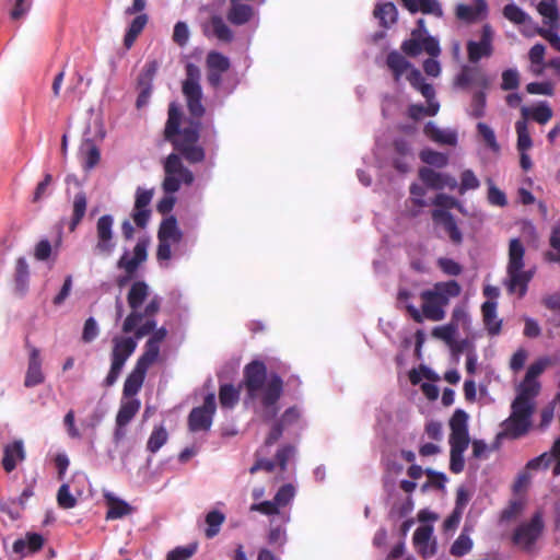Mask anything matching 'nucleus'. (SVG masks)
I'll use <instances>...</instances> for the list:
<instances>
[{"label":"nucleus","instance_id":"nucleus-1","mask_svg":"<svg viewBox=\"0 0 560 560\" xmlns=\"http://www.w3.org/2000/svg\"><path fill=\"white\" fill-rule=\"evenodd\" d=\"M186 78L182 91L186 98L190 117L185 119L182 128L183 114L176 103H171L167 110V120L164 128V139L174 150L164 162V179L162 188L166 194H175L182 183L191 185L195 177L190 170L184 166L182 158L190 164L201 163L206 159L205 149L198 144L201 129V117L206 113L202 105V91L200 86V69L194 63L185 67Z\"/></svg>","mask_w":560,"mask_h":560},{"label":"nucleus","instance_id":"nucleus-2","mask_svg":"<svg viewBox=\"0 0 560 560\" xmlns=\"http://www.w3.org/2000/svg\"><path fill=\"white\" fill-rule=\"evenodd\" d=\"M245 389V404L252 402L260 411L264 421L275 419L279 411L278 402L283 394L282 377L272 372L268 374L266 364L253 360L243 369V380L236 388L232 384H222L219 388V402L222 408L232 409L240 400V389Z\"/></svg>","mask_w":560,"mask_h":560},{"label":"nucleus","instance_id":"nucleus-3","mask_svg":"<svg viewBox=\"0 0 560 560\" xmlns=\"http://www.w3.org/2000/svg\"><path fill=\"white\" fill-rule=\"evenodd\" d=\"M462 287L456 280L440 281L434 283L431 289L421 291V311L413 304H407L406 311L418 324L423 323L424 318L440 322L445 318V308L448 306L451 299L459 296Z\"/></svg>","mask_w":560,"mask_h":560},{"label":"nucleus","instance_id":"nucleus-4","mask_svg":"<svg viewBox=\"0 0 560 560\" xmlns=\"http://www.w3.org/2000/svg\"><path fill=\"white\" fill-rule=\"evenodd\" d=\"M537 396L538 394L528 389L516 388V396L511 404V415L502 422L503 431L498 434V438L505 436L515 440L529 431Z\"/></svg>","mask_w":560,"mask_h":560},{"label":"nucleus","instance_id":"nucleus-5","mask_svg":"<svg viewBox=\"0 0 560 560\" xmlns=\"http://www.w3.org/2000/svg\"><path fill=\"white\" fill-rule=\"evenodd\" d=\"M150 295L149 285L142 281H135L127 294V303L131 312L125 318L121 330L124 334H130L135 330L136 326L143 322L144 316L155 317L161 310L162 299L154 295L144 306L143 311L140 307Z\"/></svg>","mask_w":560,"mask_h":560},{"label":"nucleus","instance_id":"nucleus-6","mask_svg":"<svg viewBox=\"0 0 560 560\" xmlns=\"http://www.w3.org/2000/svg\"><path fill=\"white\" fill-rule=\"evenodd\" d=\"M545 530V522L540 511L535 512L528 521L520 523L511 535V542L522 552L533 555L537 551V542Z\"/></svg>","mask_w":560,"mask_h":560},{"label":"nucleus","instance_id":"nucleus-7","mask_svg":"<svg viewBox=\"0 0 560 560\" xmlns=\"http://www.w3.org/2000/svg\"><path fill=\"white\" fill-rule=\"evenodd\" d=\"M427 34V28L423 19L417 21V28L411 31L410 38L402 42L400 49L409 57H417L421 52H427L431 57H439L441 47L439 40Z\"/></svg>","mask_w":560,"mask_h":560},{"label":"nucleus","instance_id":"nucleus-8","mask_svg":"<svg viewBox=\"0 0 560 560\" xmlns=\"http://www.w3.org/2000/svg\"><path fill=\"white\" fill-rule=\"evenodd\" d=\"M136 337H121L116 336L113 338V349L110 353V369L107 376L104 380V385L109 387L113 386L126 363V361L132 355L137 348Z\"/></svg>","mask_w":560,"mask_h":560},{"label":"nucleus","instance_id":"nucleus-9","mask_svg":"<svg viewBox=\"0 0 560 560\" xmlns=\"http://www.w3.org/2000/svg\"><path fill=\"white\" fill-rule=\"evenodd\" d=\"M148 238L138 240L133 247V256L129 257L128 253H125L117 261V268L125 271V275L116 278V284L119 288L126 287L130 280L135 277L139 267L148 258Z\"/></svg>","mask_w":560,"mask_h":560},{"label":"nucleus","instance_id":"nucleus-10","mask_svg":"<svg viewBox=\"0 0 560 560\" xmlns=\"http://www.w3.org/2000/svg\"><path fill=\"white\" fill-rule=\"evenodd\" d=\"M214 393H209L200 407H195L188 416V428L192 432L208 431L211 428L215 412Z\"/></svg>","mask_w":560,"mask_h":560},{"label":"nucleus","instance_id":"nucleus-11","mask_svg":"<svg viewBox=\"0 0 560 560\" xmlns=\"http://www.w3.org/2000/svg\"><path fill=\"white\" fill-rule=\"evenodd\" d=\"M114 219L110 214H104L96 222V244L94 252L97 255L109 256L116 246L113 231Z\"/></svg>","mask_w":560,"mask_h":560},{"label":"nucleus","instance_id":"nucleus-12","mask_svg":"<svg viewBox=\"0 0 560 560\" xmlns=\"http://www.w3.org/2000/svg\"><path fill=\"white\" fill-rule=\"evenodd\" d=\"M493 30L489 24L481 28L480 39L478 42L469 40L467 43V57L472 63H477L481 58H488L493 54Z\"/></svg>","mask_w":560,"mask_h":560},{"label":"nucleus","instance_id":"nucleus-13","mask_svg":"<svg viewBox=\"0 0 560 560\" xmlns=\"http://www.w3.org/2000/svg\"><path fill=\"white\" fill-rule=\"evenodd\" d=\"M454 85L462 90L477 86L481 89L480 91H483L489 89L490 80L479 67L463 66L454 79Z\"/></svg>","mask_w":560,"mask_h":560},{"label":"nucleus","instance_id":"nucleus-14","mask_svg":"<svg viewBox=\"0 0 560 560\" xmlns=\"http://www.w3.org/2000/svg\"><path fill=\"white\" fill-rule=\"evenodd\" d=\"M556 362L557 360L551 357L545 355L538 358L528 366L525 377L517 387L522 389H528L532 393L539 395L541 385L540 382L538 381V377L544 373V371L547 368L553 365Z\"/></svg>","mask_w":560,"mask_h":560},{"label":"nucleus","instance_id":"nucleus-15","mask_svg":"<svg viewBox=\"0 0 560 560\" xmlns=\"http://www.w3.org/2000/svg\"><path fill=\"white\" fill-rule=\"evenodd\" d=\"M301 410L296 406H292L287 408L280 418L276 420L265 439V445L271 446L273 445L283 434V431L294 424H296L301 419Z\"/></svg>","mask_w":560,"mask_h":560},{"label":"nucleus","instance_id":"nucleus-16","mask_svg":"<svg viewBox=\"0 0 560 560\" xmlns=\"http://www.w3.org/2000/svg\"><path fill=\"white\" fill-rule=\"evenodd\" d=\"M26 348L30 351L27 370L24 377V386L32 388L42 385L45 382V374L42 365L43 360L38 348L31 346L26 340Z\"/></svg>","mask_w":560,"mask_h":560},{"label":"nucleus","instance_id":"nucleus-17","mask_svg":"<svg viewBox=\"0 0 560 560\" xmlns=\"http://www.w3.org/2000/svg\"><path fill=\"white\" fill-rule=\"evenodd\" d=\"M152 363H149L144 359L138 358L135 368L127 376L124 388H122V397L124 398H133L136 396L144 382L147 372Z\"/></svg>","mask_w":560,"mask_h":560},{"label":"nucleus","instance_id":"nucleus-18","mask_svg":"<svg viewBox=\"0 0 560 560\" xmlns=\"http://www.w3.org/2000/svg\"><path fill=\"white\" fill-rule=\"evenodd\" d=\"M432 221L435 225H441L448 235L454 245L463 243V233L459 230L454 215L446 210L433 209L431 212Z\"/></svg>","mask_w":560,"mask_h":560},{"label":"nucleus","instance_id":"nucleus-19","mask_svg":"<svg viewBox=\"0 0 560 560\" xmlns=\"http://www.w3.org/2000/svg\"><path fill=\"white\" fill-rule=\"evenodd\" d=\"M433 527L422 525L413 534V545L418 553L423 558L432 557L436 551V542L432 540Z\"/></svg>","mask_w":560,"mask_h":560},{"label":"nucleus","instance_id":"nucleus-20","mask_svg":"<svg viewBox=\"0 0 560 560\" xmlns=\"http://www.w3.org/2000/svg\"><path fill=\"white\" fill-rule=\"evenodd\" d=\"M419 178L431 189L441 190L445 187H448L450 189L457 187V182L454 177L438 173L430 167H421L419 170Z\"/></svg>","mask_w":560,"mask_h":560},{"label":"nucleus","instance_id":"nucleus-21","mask_svg":"<svg viewBox=\"0 0 560 560\" xmlns=\"http://www.w3.org/2000/svg\"><path fill=\"white\" fill-rule=\"evenodd\" d=\"M468 415L463 409H456L450 420V442L469 443Z\"/></svg>","mask_w":560,"mask_h":560},{"label":"nucleus","instance_id":"nucleus-22","mask_svg":"<svg viewBox=\"0 0 560 560\" xmlns=\"http://www.w3.org/2000/svg\"><path fill=\"white\" fill-rule=\"evenodd\" d=\"M25 450L22 440H15L3 446L2 467L7 472H11L16 468L19 462L24 460Z\"/></svg>","mask_w":560,"mask_h":560},{"label":"nucleus","instance_id":"nucleus-23","mask_svg":"<svg viewBox=\"0 0 560 560\" xmlns=\"http://www.w3.org/2000/svg\"><path fill=\"white\" fill-rule=\"evenodd\" d=\"M508 280L505 282L508 291L510 293H518L520 298H523L527 292V287L533 278L530 271H524L523 269H506Z\"/></svg>","mask_w":560,"mask_h":560},{"label":"nucleus","instance_id":"nucleus-24","mask_svg":"<svg viewBox=\"0 0 560 560\" xmlns=\"http://www.w3.org/2000/svg\"><path fill=\"white\" fill-rule=\"evenodd\" d=\"M151 334L152 335L149 337L144 345V351L139 358L154 364L160 355V345L167 337V329L165 327H160L151 331Z\"/></svg>","mask_w":560,"mask_h":560},{"label":"nucleus","instance_id":"nucleus-25","mask_svg":"<svg viewBox=\"0 0 560 560\" xmlns=\"http://www.w3.org/2000/svg\"><path fill=\"white\" fill-rule=\"evenodd\" d=\"M401 5L411 14L421 12L435 18H442L443 10L438 0H399Z\"/></svg>","mask_w":560,"mask_h":560},{"label":"nucleus","instance_id":"nucleus-26","mask_svg":"<svg viewBox=\"0 0 560 560\" xmlns=\"http://www.w3.org/2000/svg\"><path fill=\"white\" fill-rule=\"evenodd\" d=\"M522 119L527 122L528 119L536 121L539 125L547 124L552 118V109L547 102H539L537 105L521 108Z\"/></svg>","mask_w":560,"mask_h":560},{"label":"nucleus","instance_id":"nucleus-27","mask_svg":"<svg viewBox=\"0 0 560 560\" xmlns=\"http://www.w3.org/2000/svg\"><path fill=\"white\" fill-rule=\"evenodd\" d=\"M487 2L485 0H475L474 4L459 3L456 7L455 15L458 20L466 23L476 22L481 14L487 11Z\"/></svg>","mask_w":560,"mask_h":560},{"label":"nucleus","instance_id":"nucleus-28","mask_svg":"<svg viewBox=\"0 0 560 560\" xmlns=\"http://www.w3.org/2000/svg\"><path fill=\"white\" fill-rule=\"evenodd\" d=\"M44 538L40 534L37 533H27L25 538L16 539L13 542V551L21 557H24L26 553H34L39 551L43 548Z\"/></svg>","mask_w":560,"mask_h":560},{"label":"nucleus","instance_id":"nucleus-29","mask_svg":"<svg viewBox=\"0 0 560 560\" xmlns=\"http://www.w3.org/2000/svg\"><path fill=\"white\" fill-rule=\"evenodd\" d=\"M230 4L231 5L226 14L230 23L240 26L252 20L254 15V9L252 5L241 3L236 0H230Z\"/></svg>","mask_w":560,"mask_h":560},{"label":"nucleus","instance_id":"nucleus-30","mask_svg":"<svg viewBox=\"0 0 560 560\" xmlns=\"http://www.w3.org/2000/svg\"><path fill=\"white\" fill-rule=\"evenodd\" d=\"M424 135L432 141L444 145H456L457 132L455 130H444L434 122L429 121L423 128Z\"/></svg>","mask_w":560,"mask_h":560},{"label":"nucleus","instance_id":"nucleus-31","mask_svg":"<svg viewBox=\"0 0 560 560\" xmlns=\"http://www.w3.org/2000/svg\"><path fill=\"white\" fill-rule=\"evenodd\" d=\"M30 267L24 257H19L15 262L14 271V293L24 296L28 291Z\"/></svg>","mask_w":560,"mask_h":560},{"label":"nucleus","instance_id":"nucleus-32","mask_svg":"<svg viewBox=\"0 0 560 560\" xmlns=\"http://www.w3.org/2000/svg\"><path fill=\"white\" fill-rule=\"evenodd\" d=\"M183 238V233L177 225V220L174 215L164 219L158 231V240L165 241L173 244H178Z\"/></svg>","mask_w":560,"mask_h":560},{"label":"nucleus","instance_id":"nucleus-33","mask_svg":"<svg viewBox=\"0 0 560 560\" xmlns=\"http://www.w3.org/2000/svg\"><path fill=\"white\" fill-rule=\"evenodd\" d=\"M485 327L490 336H497L501 331L502 320L497 318V303L486 301L481 306Z\"/></svg>","mask_w":560,"mask_h":560},{"label":"nucleus","instance_id":"nucleus-34","mask_svg":"<svg viewBox=\"0 0 560 560\" xmlns=\"http://www.w3.org/2000/svg\"><path fill=\"white\" fill-rule=\"evenodd\" d=\"M105 501L108 506L106 520L122 518L132 513L133 509L126 501L116 498L112 493L105 494Z\"/></svg>","mask_w":560,"mask_h":560},{"label":"nucleus","instance_id":"nucleus-35","mask_svg":"<svg viewBox=\"0 0 560 560\" xmlns=\"http://www.w3.org/2000/svg\"><path fill=\"white\" fill-rule=\"evenodd\" d=\"M141 402L137 398H124L116 416V424L126 427L140 410Z\"/></svg>","mask_w":560,"mask_h":560},{"label":"nucleus","instance_id":"nucleus-36","mask_svg":"<svg viewBox=\"0 0 560 560\" xmlns=\"http://www.w3.org/2000/svg\"><path fill=\"white\" fill-rule=\"evenodd\" d=\"M79 154L82 159L83 167L88 171L94 168L101 160L100 149L92 139H85L82 142Z\"/></svg>","mask_w":560,"mask_h":560},{"label":"nucleus","instance_id":"nucleus-37","mask_svg":"<svg viewBox=\"0 0 560 560\" xmlns=\"http://www.w3.org/2000/svg\"><path fill=\"white\" fill-rule=\"evenodd\" d=\"M386 65L393 72L395 82H399L401 75L412 67L411 63L396 50H393L387 55Z\"/></svg>","mask_w":560,"mask_h":560},{"label":"nucleus","instance_id":"nucleus-38","mask_svg":"<svg viewBox=\"0 0 560 560\" xmlns=\"http://www.w3.org/2000/svg\"><path fill=\"white\" fill-rule=\"evenodd\" d=\"M557 1H540L537 10L544 18V24L548 27L560 28V15Z\"/></svg>","mask_w":560,"mask_h":560},{"label":"nucleus","instance_id":"nucleus-39","mask_svg":"<svg viewBox=\"0 0 560 560\" xmlns=\"http://www.w3.org/2000/svg\"><path fill=\"white\" fill-rule=\"evenodd\" d=\"M450 470L453 474H460L465 467L464 453L469 443L450 442Z\"/></svg>","mask_w":560,"mask_h":560},{"label":"nucleus","instance_id":"nucleus-40","mask_svg":"<svg viewBox=\"0 0 560 560\" xmlns=\"http://www.w3.org/2000/svg\"><path fill=\"white\" fill-rule=\"evenodd\" d=\"M149 18L147 14L141 13L137 15L130 23L125 37L124 45L127 49L131 48L137 37L142 33L145 25L148 24Z\"/></svg>","mask_w":560,"mask_h":560},{"label":"nucleus","instance_id":"nucleus-41","mask_svg":"<svg viewBox=\"0 0 560 560\" xmlns=\"http://www.w3.org/2000/svg\"><path fill=\"white\" fill-rule=\"evenodd\" d=\"M525 247L521 240L512 238L509 244V262L506 269L524 268Z\"/></svg>","mask_w":560,"mask_h":560},{"label":"nucleus","instance_id":"nucleus-42","mask_svg":"<svg viewBox=\"0 0 560 560\" xmlns=\"http://www.w3.org/2000/svg\"><path fill=\"white\" fill-rule=\"evenodd\" d=\"M374 16L380 20L383 27L387 28L397 22L398 11L393 2H385L375 7Z\"/></svg>","mask_w":560,"mask_h":560},{"label":"nucleus","instance_id":"nucleus-43","mask_svg":"<svg viewBox=\"0 0 560 560\" xmlns=\"http://www.w3.org/2000/svg\"><path fill=\"white\" fill-rule=\"evenodd\" d=\"M86 207V195L83 191L75 194L73 199L72 218L69 223V230L71 232L75 231L77 226L81 223L82 219L85 215Z\"/></svg>","mask_w":560,"mask_h":560},{"label":"nucleus","instance_id":"nucleus-44","mask_svg":"<svg viewBox=\"0 0 560 560\" xmlns=\"http://www.w3.org/2000/svg\"><path fill=\"white\" fill-rule=\"evenodd\" d=\"M205 522L207 524L205 536L211 539L220 533V528L225 522V515L221 511L213 510L207 513Z\"/></svg>","mask_w":560,"mask_h":560},{"label":"nucleus","instance_id":"nucleus-45","mask_svg":"<svg viewBox=\"0 0 560 560\" xmlns=\"http://www.w3.org/2000/svg\"><path fill=\"white\" fill-rule=\"evenodd\" d=\"M440 109L438 102H430L428 106L422 104H411L408 107L407 114L412 120H420L425 116H435Z\"/></svg>","mask_w":560,"mask_h":560},{"label":"nucleus","instance_id":"nucleus-46","mask_svg":"<svg viewBox=\"0 0 560 560\" xmlns=\"http://www.w3.org/2000/svg\"><path fill=\"white\" fill-rule=\"evenodd\" d=\"M210 25L214 36L224 43H231L234 38L232 30L225 24L220 15H213L210 19Z\"/></svg>","mask_w":560,"mask_h":560},{"label":"nucleus","instance_id":"nucleus-47","mask_svg":"<svg viewBox=\"0 0 560 560\" xmlns=\"http://www.w3.org/2000/svg\"><path fill=\"white\" fill-rule=\"evenodd\" d=\"M549 245L553 250L545 253V260L560 264V219L559 224L553 226L551 230Z\"/></svg>","mask_w":560,"mask_h":560},{"label":"nucleus","instance_id":"nucleus-48","mask_svg":"<svg viewBox=\"0 0 560 560\" xmlns=\"http://www.w3.org/2000/svg\"><path fill=\"white\" fill-rule=\"evenodd\" d=\"M168 440V433L163 425L155 427L150 434L147 442V450L154 454L156 453Z\"/></svg>","mask_w":560,"mask_h":560},{"label":"nucleus","instance_id":"nucleus-49","mask_svg":"<svg viewBox=\"0 0 560 560\" xmlns=\"http://www.w3.org/2000/svg\"><path fill=\"white\" fill-rule=\"evenodd\" d=\"M515 130L517 133V150L526 152L533 145V141L528 131L527 122L525 120H517L515 122Z\"/></svg>","mask_w":560,"mask_h":560},{"label":"nucleus","instance_id":"nucleus-50","mask_svg":"<svg viewBox=\"0 0 560 560\" xmlns=\"http://www.w3.org/2000/svg\"><path fill=\"white\" fill-rule=\"evenodd\" d=\"M420 159L423 163L439 168L446 166L448 163V158L446 154L431 149L422 150L420 152Z\"/></svg>","mask_w":560,"mask_h":560},{"label":"nucleus","instance_id":"nucleus-51","mask_svg":"<svg viewBox=\"0 0 560 560\" xmlns=\"http://www.w3.org/2000/svg\"><path fill=\"white\" fill-rule=\"evenodd\" d=\"M5 3L11 5L9 15L13 21L24 18L32 8V0H5Z\"/></svg>","mask_w":560,"mask_h":560},{"label":"nucleus","instance_id":"nucleus-52","mask_svg":"<svg viewBox=\"0 0 560 560\" xmlns=\"http://www.w3.org/2000/svg\"><path fill=\"white\" fill-rule=\"evenodd\" d=\"M207 66L209 70L224 73L230 69L231 63L226 56L218 51H211L207 56Z\"/></svg>","mask_w":560,"mask_h":560},{"label":"nucleus","instance_id":"nucleus-53","mask_svg":"<svg viewBox=\"0 0 560 560\" xmlns=\"http://www.w3.org/2000/svg\"><path fill=\"white\" fill-rule=\"evenodd\" d=\"M478 135L483 140L485 144L494 153L500 151V144L497 141L494 131L485 122L477 124Z\"/></svg>","mask_w":560,"mask_h":560},{"label":"nucleus","instance_id":"nucleus-54","mask_svg":"<svg viewBox=\"0 0 560 560\" xmlns=\"http://www.w3.org/2000/svg\"><path fill=\"white\" fill-rule=\"evenodd\" d=\"M503 16L513 24H525L529 19L528 14L514 3H509L503 8Z\"/></svg>","mask_w":560,"mask_h":560},{"label":"nucleus","instance_id":"nucleus-55","mask_svg":"<svg viewBox=\"0 0 560 560\" xmlns=\"http://www.w3.org/2000/svg\"><path fill=\"white\" fill-rule=\"evenodd\" d=\"M486 90L477 91L472 94L469 115L474 118H481L485 116L487 105Z\"/></svg>","mask_w":560,"mask_h":560},{"label":"nucleus","instance_id":"nucleus-56","mask_svg":"<svg viewBox=\"0 0 560 560\" xmlns=\"http://www.w3.org/2000/svg\"><path fill=\"white\" fill-rule=\"evenodd\" d=\"M472 545L471 538L462 533L451 546L450 552L454 557H463L472 549Z\"/></svg>","mask_w":560,"mask_h":560},{"label":"nucleus","instance_id":"nucleus-57","mask_svg":"<svg viewBox=\"0 0 560 560\" xmlns=\"http://www.w3.org/2000/svg\"><path fill=\"white\" fill-rule=\"evenodd\" d=\"M77 499L70 493L68 483H62L57 492V503L63 510L72 509L77 505Z\"/></svg>","mask_w":560,"mask_h":560},{"label":"nucleus","instance_id":"nucleus-58","mask_svg":"<svg viewBox=\"0 0 560 560\" xmlns=\"http://www.w3.org/2000/svg\"><path fill=\"white\" fill-rule=\"evenodd\" d=\"M295 489L291 483L283 485L277 491L273 500L277 503L278 508L287 506L294 498Z\"/></svg>","mask_w":560,"mask_h":560},{"label":"nucleus","instance_id":"nucleus-59","mask_svg":"<svg viewBox=\"0 0 560 560\" xmlns=\"http://www.w3.org/2000/svg\"><path fill=\"white\" fill-rule=\"evenodd\" d=\"M436 265L447 276L455 277L463 272V267L452 258L441 257L436 260Z\"/></svg>","mask_w":560,"mask_h":560},{"label":"nucleus","instance_id":"nucleus-60","mask_svg":"<svg viewBox=\"0 0 560 560\" xmlns=\"http://www.w3.org/2000/svg\"><path fill=\"white\" fill-rule=\"evenodd\" d=\"M295 447L291 444L282 445L276 453V462L280 467L281 471H284L288 466V462L294 457Z\"/></svg>","mask_w":560,"mask_h":560},{"label":"nucleus","instance_id":"nucleus-61","mask_svg":"<svg viewBox=\"0 0 560 560\" xmlns=\"http://www.w3.org/2000/svg\"><path fill=\"white\" fill-rule=\"evenodd\" d=\"M520 86V73L516 69H506L502 72L501 89L504 91L516 90Z\"/></svg>","mask_w":560,"mask_h":560},{"label":"nucleus","instance_id":"nucleus-62","mask_svg":"<svg viewBox=\"0 0 560 560\" xmlns=\"http://www.w3.org/2000/svg\"><path fill=\"white\" fill-rule=\"evenodd\" d=\"M480 182L471 170H465L460 175L459 192L463 195L467 190L477 189Z\"/></svg>","mask_w":560,"mask_h":560},{"label":"nucleus","instance_id":"nucleus-63","mask_svg":"<svg viewBox=\"0 0 560 560\" xmlns=\"http://www.w3.org/2000/svg\"><path fill=\"white\" fill-rule=\"evenodd\" d=\"M526 91L533 95H548L552 96L555 93L553 83L550 81L545 82H530L526 85Z\"/></svg>","mask_w":560,"mask_h":560},{"label":"nucleus","instance_id":"nucleus-64","mask_svg":"<svg viewBox=\"0 0 560 560\" xmlns=\"http://www.w3.org/2000/svg\"><path fill=\"white\" fill-rule=\"evenodd\" d=\"M560 28H553V27H539L537 30V34L545 38L550 46L560 52V36L558 34Z\"/></svg>","mask_w":560,"mask_h":560}]
</instances>
